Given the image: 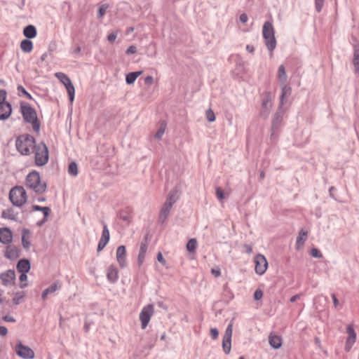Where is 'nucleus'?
<instances>
[{
	"mask_svg": "<svg viewBox=\"0 0 359 359\" xmlns=\"http://www.w3.org/2000/svg\"><path fill=\"white\" fill-rule=\"evenodd\" d=\"M48 161V151L43 143L39 144L35 147V163L39 166L44 165Z\"/></svg>",
	"mask_w": 359,
	"mask_h": 359,
	"instance_id": "423d86ee",
	"label": "nucleus"
},
{
	"mask_svg": "<svg viewBox=\"0 0 359 359\" xmlns=\"http://www.w3.org/2000/svg\"><path fill=\"white\" fill-rule=\"evenodd\" d=\"M147 250V245L145 243H142L140 246V251L137 257V262L140 266L143 264L144 261Z\"/></svg>",
	"mask_w": 359,
	"mask_h": 359,
	"instance_id": "4be33fe9",
	"label": "nucleus"
},
{
	"mask_svg": "<svg viewBox=\"0 0 359 359\" xmlns=\"http://www.w3.org/2000/svg\"><path fill=\"white\" fill-rule=\"evenodd\" d=\"M269 344L276 349H278L282 346V338L277 334H271L269 337Z\"/></svg>",
	"mask_w": 359,
	"mask_h": 359,
	"instance_id": "6ab92c4d",
	"label": "nucleus"
},
{
	"mask_svg": "<svg viewBox=\"0 0 359 359\" xmlns=\"http://www.w3.org/2000/svg\"><path fill=\"white\" fill-rule=\"evenodd\" d=\"M30 269L29 262L27 259H21L17 264V270L20 273H27Z\"/></svg>",
	"mask_w": 359,
	"mask_h": 359,
	"instance_id": "5701e85b",
	"label": "nucleus"
},
{
	"mask_svg": "<svg viewBox=\"0 0 359 359\" xmlns=\"http://www.w3.org/2000/svg\"><path fill=\"white\" fill-rule=\"evenodd\" d=\"M116 258L121 268H125L127 266L126 249L124 245H120L117 248Z\"/></svg>",
	"mask_w": 359,
	"mask_h": 359,
	"instance_id": "4468645a",
	"label": "nucleus"
},
{
	"mask_svg": "<svg viewBox=\"0 0 359 359\" xmlns=\"http://www.w3.org/2000/svg\"><path fill=\"white\" fill-rule=\"evenodd\" d=\"M1 217L4 219H10V220H16V214L14 212V210L11 208L4 210L1 213Z\"/></svg>",
	"mask_w": 359,
	"mask_h": 359,
	"instance_id": "c85d7f7f",
	"label": "nucleus"
},
{
	"mask_svg": "<svg viewBox=\"0 0 359 359\" xmlns=\"http://www.w3.org/2000/svg\"><path fill=\"white\" fill-rule=\"evenodd\" d=\"M154 313V307L152 304L146 305L142 308L139 316L142 330L147 327Z\"/></svg>",
	"mask_w": 359,
	"mask_h": 359,
	"instance_id": "1a4fd4ad",
	"label": "nucleus"
},
{
	"mask_svg": "<svg viewBox=\"0 0 359 359\" xmlns=\"http://www.w3.org/2000/svg\"><path fill=\"white\" fill-rule=\"evenodd\" d=\"M262 35L263 36H275V29L271 22H264L262 28Z\"/></svg>",
	"mask_w": 359,
	"mask_h": 359,
	"instance_id": "aec40b11",
	"label": "nucleus"
},
{
	"mask_svg": "<svg viewBox=\"0 0 359 359\" xmlns=\"http://www.w3.org/2000/svg\"><path fill=\"white\" fill-rule=\"evenodd\" d=\"M107 9V6H105V5H102L100 7L99 11H98L99 18H102L105 14Z\"/></svg>",
	"mask_w": 359,
	"mask_h": 359,
	"instance_id": "a18cd8bd",
	"label": "nucleus"
},
{
	"mask_svg": "<svg viewBox=\"0 0 359 359\" xmlns=\"http://www.w3.org/2000/svg\"><path fill=\"white\" fill-rule=\"evenodd\" d=\"M281 102L283 103L285 97L289 95L291 93V88L287 85V83H281Z\"/></svg>",
	"mask_w": 359,
	"mask_h": 359,
	"instance_id": "72a5a7b5",
	"label": "nucleus"
},
{
	"mask_svg": "<svg viewBox=\"0 0 359 359\" xmlns=\"http://www.w3.org/2000/svg\"><path fill=\"white\" fill-rule=\"evenodd\" d=\"M248 20V15L245 14V13H243L240 15V21L242 22V23H245L247 22Z\"/></svg>",
	"mask_w": 359,
	"mask_h": 359,
	"instance_id": "13d9d810",
	"label": "nucleus"
},
{
	"mask_svg": "<svg viewBox=\"0 0 359 359\" xmlns=\"http://www.w3.org/2000/svg\"><path fill=\"white\" fill-rule=\"evenodd\" d=\"M205 116H206V118L210 122H213L215 121V116L212 109H208L205 112Z\"/></svg>",
	"mask_w": 359,
	"mask_h": 359,
	"instance_id": "ea45409f",
	"label": "nucleus"
},
{
	"mask_svg": "<svg viewBox=\"0 0 359 359\" xmlns=\"http://www.w3.org/2000/svg\"><path fill=\"white\" fill-rule=\"evenodd\" d=\"M18 90H21L24 94H25L28 97H30V95L25 90V89L23 87L19 86Z\"/></svg>",
	"mask_w": 359,
	"mask_h": 359,
	"instance_id": "0e129e2a",
	"label": "nucleus"
},
{
	"mask_svg": "<svg viewBox=\"0 0 359 359\" xmlns=\"http://www.w3.org/2000/svg\"><path fill=\"white\" fill-rule=\"evenodd\" d=\"M61 282L57 280L46 289L47 292H48L50 294L53 293L56 290H59L61 287Z\"/></svg>",
	"mask_w": 359,
	"mask_h": 359,
	"instance_id": "c9c22d12",
	"label": "nucleus"
},
{
	"mask_svg": "<svg viewBox=\"0 0 359 359\" xmlns=\"http://www.w3.org/2000/svg\"><path fill=\"white\" fill-rule=\"evenodd\" d=\"M325 0H315V8L318 13L322 11Z\"/></svg>",
	"mask_w": 359,
	"mask_h": 359,
	"instance_id": "a19ab883",
	"label": "nucleus"
},
{
	"mask_svg": "<svg viewBox=\"0 0 359 359\" xmlns=\"http://www.w3.org/2000/svg\"><path fill=\"white\" fill-rule=\"evenodd\" d=\"M3 320L6 322H11V323H14L15 322V319L12 317V316H5L3 317Z\"/></svg>",
	"mask_w": 359,
	"mask_h": 359,
	"instance_id": "4d7b16f0",
	"label": "nucleus"
},
{
	"mask_svg": "<svg viewBox=\"0 0 359 359\" xmlns=\"http://www.w3.org/2000/svg\"><path fill=\"white\" fill-rule=\"evenodd\" d=\"M25 297V292L23 291L15 292L14 294V297L13 299V304L15 305L20 304L22 302Z\"/></svg>",
	"mask_w": 359,
	"mask_h": 359,
	"instance_id": "2f4dec72",
	"label": "nucleus"
},
{
	"mask_svg": "<svg viewBox=\"0 0 359 359\" xmlns=\"http://www.w3.org/2000/svg\"><path fill=\"white\" fill-rule=\"evenodd\" d=\"M353 63L355 67H359V53L358 52L354 53Z\"/></svg>",
	"mask_w": 359,
	"mask_h": 359,
	"instance_id": "09e8293b",
	"label": "nucleus"
},
{
	"mask_svg": "<svg viewBox=\"0 0 359 359\" xmlns=\"http://www.w3.org/2000/svg\"><path fill=\"white\" fill-rule=\"evenodd\" d=\"M210 336L213 339H217L219 336V332L216 328L210 329Z\"/></svg>",
	"mask_w": 359,
	"mask_h": 359,
	"instance_id": "49530a36",
	"label": "nucleus"
},
{
	"mask_svg": "<svg viewBox=\"0 0 359 359\" xmlns=\"http://www.w3.org/2000/svg\"><path fill=\"white\" fill-rule=\"evenodd\" d=\"M22 243L24 248H29L30 243V231L28 229H24L22 234Z\"/></svg>",
	"mask_w": 359,
	"mask_h": 359,
	"instance_id": "393cba45",
	"label": "nucleus"
},
{
	"mask_svg": "<svg viewBox=\"0 0 359 359\" xmlns=\"http://www.w3.org/2000/svg\"><path fill=\"white\" fill-rule=\"evenodd\" d=\"M311 255L313 257L320 258L322 257L321 252L316 248H313L311 250Z\"/></svg>",
	"mask_w": 359,
	"mask_h": 359,
	"instance_id": "37998d69",
	"label": "nucleus"
},
{
	"mask_svg": "<svg viewBox=\"0 0 359 359\" xmlns=\"http://www.w3.org/2000/svg\"><path fill=\"white\" fill-rule=\"evenodd\" d=\"M6 100V92L4 90H0V120L7 119L12 112L11 105Z\"/></svg>",
	"mask_w": 359,
	"mask_h": 359,
	"instance_id": "6e6552de",
	"label": "nucleus"
},
{
	"mask_svg": "<svg viewBox=\"0 0 359 359\" xmlns=\"http://www.w3.org/2000/svg\"><path fill=\"white\" fill-rule=\"evenodd\" d=\"M244 248H245V252L248 254H251L252 252V245H244Z\"/></svg>",
	"mask_w": 359,
	"mask_h": 359,
	"instance_id": "bf43d9fd",
	"label": "nucleus"
},
{
	"mask_svg": "<svg viewBox=\"0 0 359 359\" xmlns=\"http://www.w3.org/2000/svg\"><path fill=\"white\" fill-rule=\"evenodd\" d=\"M16 354L23 359H33L34 358V351L27 346L23 345L20 341L15 346Z\"/></svg>",
	"mask_w": 359,
	"mask_h": 359,
	"instance_id": "9b49d317",
	"label": "nucleus"
},
{
	"mask_svg": "<svg viewBox=\"0 0 359 359\" xmlns=\"http://www.w3.org/2000/svg\"><path fill=\"white\" fill-rule=\"evenodd\" d=\"M211 273L215 277H219L221 275V272L219 269H212Z\"/></svg>",
	"mask_w": 359,
	"mask_h": 359,
	"instance_id": "6e6d98bb",
	"label": "nucleus"
},
{
	"mask_svg": "<svg viewBox=\"0 0 359 359\" xmlns=\"http://www.w3.org/2000/svg\"><path fill=\"white\" fill-rule=\"evenodd\" d=\"M332 298L333 304H334V306L337 307L339 305V300L336 297V295L334 294H332Z\"/></svg>",
	"mask_w": 359,
	"mask_h": 359,
	"instance_id": "052dcab7",
	"label": "nucleus"
},
{
	"mask_svg": "<svg viewBox=\"0 0 359 359\" xmlns=\"http://www.w3.org/2000/svg\"><path fill=\"white\" fill-rule=\"evenodd\" d=\"M25 186L36 194H42L46 190V183L41 180L36 171L29 172L25 179Z\"/></svg>",
	"mask_w": 359,
	"mask_h": 359,
	"instance_id": "f257e3e1",
	"label": "nucleus"
},
{
	"mask_svg": "<svg viewBox=\"0 0 359 359\" xmlns=\"http://www.w3.org/2000/svg\"><path fill=\"white\" fill-rule=\"evenodd\" d=\"M13 240V233L7 227L0 229V242L4 244H8Z\"/></svg>",
	"mask_w": 359,
	"mask_h": 359,
	"instance_id": "dca6fc26",
	"label": "nucleus"
},
{
	"mask_svg": "<svg viewBox=\"0 0 359 359\" xmlns=\"http://www.w3.org/2000/svg\"><path fill=\"white\" fill-rule=\"evenodd\" d=\"M137 51V48L135 46H129L127 50H126V53L127 54H134Z\"/></svg>",
	"mask_w": 359,
	"mask_h": 359,
	"instance_id": "3c124183",
	"label": "nucleus"
},
{
	"mask_svg": "<svg viewBox=\"0 0 359 359\" xmlns=\"http://www.w3.org/2000/svg\"><path fill=\"white\" fill-rule=\"evenodd\" d=\"M32 211H37V210H40L43 212V215H44V220H46L48 216L49 215L50 212V208L48 207H41L39 205H34L32 206Z\"/></svg>",
	"mask_w": 359,
	"mask_h": 359,
	"instance_id": "7c9ffc66",
	"label": "nucleus"
},
{
	"mask_svg": "<svg viewBox=\"0 0 359 359\" xmlns=\"http://www.w3.org/2000/svg\"><path fill=\"white\" fill-rule=\"evenodd\" d=\"M222 349L226 354H229L231 349V339L223 338Z\"/></svg>",
	"mask_w": 359,
	"mask_h": 359,
	"instance_id": "473e14b6",
	"label": "nucleus"
},
{
	"mask_svg": "<svg viewBox=\"0 0 359 359\" xmlns=\"http://www.w3.org/2000/svg\"><path fill=\"white\" fill-rule=\"evenodd\" d=\"M164 132H165V128H161L158 131L157 133H156L155 135V137L156 139H161L163 136V135L164 134Z\"/></svg>",
	"mask_w": 359,
	"mask_h": 359,
	"instance_id": "de8ad7c7",
	"label": "nucleus"
},
{
	"mask_svg": "<svg viewBox=\"0 0 359 359\" xmlns=\"http://www.w3.org/2000/svg\"><path fill=\"white\" fill-rule=\"evenodd\" d=\"M254 262L255 273L259 276L263 275L268 269V262L265 256L262 254L257 255L254 258Z\"/></svg>",
	"mask_w": 359,
	"mask_h": 359,
	"instance_id": "9d476101",
	"label": "nucleus"
},
{
	"mask_svg": "<svg viewBox=\"0 0 359 359\" xmlns=\"http://www.w3.org/2000/svg\"><path fill=\"white\" fill-rule=\"evenodd\" d=\"M107 278L109 282L113 283H116L118 280V270L115 265L111 264L107 268Z\"/></svg>",
	"mask_w": 359,
	"mask_h": 359,
	"instance_id": "f3484780",
	"label": "nucleus"
},
{
	"mask_svg": "<svg viewBox=\"0 0 359 359\" xmlns=\"http://www.w3.org/2000/svg\"><path fill=\"white\" fill-rule=\"evenodd\" d=\"M81 47L80 46H77L75 50H74V53L75 54H79L80 52H81Z\"/></svg>",
	"mask_w": 359,
	"mask_h": 359,
	"instance_id": "338daca9",
	"label": "nucleus"
},
{
	"mask_svg": "<svg viewBox=\"0 0 359 359\" xmlns=\"http://www.w3.org/2000/svg\"><path fill=\"white\" fill-rule=\"evenodd\" d=\"M299 298H300V295H299V294H296V295L292 296V297L290 298V301L291 302H294L295 301H297V299H299Z\"/></svg>",
	"mask_w": 359,
	"mask_h": 359,
	"instance_id": "680f3d73",
	"label": "nucleus"
},
{
	"mask_svg": "<svg viewBox=\"0 0 359 359\" xmlns=\"http://www.w3.org/2000/svg\"><path fill=\"white\" fill-rule=\"evenodd\" d=\"M20 276L19 277V280L21 282L20 287L24 288L27 287V284L26 283V281L27 280V273H20Z\"/></svg>",
	"mask_w": 359,
	"mask_h": 359,
	"instance_id": "58836bf2",
	"label": "nucleus"
},
{
	"mask_svg": "<svg viewBox=\"0 0 359 359\" xmlns=\"http://www.w3.org/2000/svg\"><path fill=\"white\" fill-rule=\"evenodd\" d=\"M55 76L65 86L70 102L72 103L74 100L75 88L70 79L62 72H57Z\"/></svg>",
	"mask_w": 359,
	"mask_h": 359,
	"instance_id": "0eeeda50",
	"label": "nucleus"
},
{
	"mask_svg": "<svg viewBox=\"0 0 359 359\" xmlns=\"http://www.w3.org/2000/svg\"><path fill=\"white\" fill-rule=\"evenodd\" d=\"M0 279L4 286L12 285L15 281V273L13 270H7L0 274Z\"/></svg>",
	"mask_w": 359,
	"mask_h": 359,
	"instance_id": "ddd939ff",
	"label": "nucleus"
},
{
	"mask_svg": "<svg viewBox=\"0 0 359 359\" xmlns=\"http://www.w3.org/2000/svg\"><path fill=\"white\" fill-rule=\"evenodd\" d=\"M142 74V71L130 72L126 75V81L128 84H133L137 78Z\"/></svg>",
	"mask_w": 359,
	"mask_h": 359,
	"instance_id": "c756f323",
	"label": "nucleus"
},
{
	"mask_svg": "<svg viewBox=\"0 0 359 359\" xmlns=\"http://www.w3.org/2000/svg\"><path fill=\"white\" fill-rule=\"evenodd\" d=\"M21 112L24 119L27 122L32 123L33 129L38 131L39 130V123L35 110L29 104H25L21 106Z\"/></svg>",
	"mask_w": 359,
	"mask_h": 359,
	"instance_id": "39448f33",
	"label": "nucleus"
},
{
	"mask_svg": "<svg viewBox=\"0 0 359 359\" xmlns=\"http://www.w3.org/2000/svg\"><path fill=\"white\" fill-rule=\"evenodd\" d=\"M9 199L13 205L21 207L27 199L26 191L22 187H15L10 191Z\"/></svg>",
	"mask_w": 359,
	"mask_h": 359,
	"instance_id": "20e7f679",
	"label": "nucleus"
},
{
	"mask_svg": "<svg viewBox=\"0 0 359 359\" xmlns=\"http://www.w3.org/2000/svg\"><path fill=\"white\" fill-rule=\"evenodd\" d=\"M232 333H233V324L230 323L226 329V331H225L223 338L231 339Z\"/></svg>",
	"mask_w": 359,
	"mask_h": 359,
	"instance_id": "4c0bfd02",
	"label": "nucleus"
},
{
	"mask_svg": "<svg viewBox=\"0 0 359 359\" xmlns=\"http://www.w3.org/2000/svg\"><path fill=\"white\" fill-rule=\"evenodd\" d=\"M110 235L109 229L107 226V225H104L103 231L102 233V236L99 241L98 245H97V251L100 252L104 249V248L106 246V245L108 243L109 241Z\"/></svg>",
	"mask_w": 359,
	"mask_h": 359,
	"instance_id": "2eb2a0df",
	"label": "nucleus"
},
{
	"mask_svg": "<svg viewBox=\"0 0 359 359\" xmlns=\"http://www.w3.org/2000/svg\"><path fill=\"white\" fill-rule=\"evenodd\" d=\"M197 248V241L195 238H191L187 244V250L189 252H194Z\"/></svg>",
	"mask_w": 359,
	"mask_h": 359,
	"instance_id": "f704fd0d",
	"label": "nucleus"
},
{
	"mask_svg": "<svg viewBox=\"0 0 359 359\" xmlns=\"http://www.w3.org/2000/svg\"><path fill=\"white\" fill-rule=\"evenodd\" d=\"M277 76L280 84L287 83V74L284 65L279 66Z\"/></svg>",
	"mask_w": 359,
	"mask_h": 359,
	"instance_id": "a878e982",
	"label": "nucleus"
},
{
	"mask_svg": "<svg viewBox=\"0 0 359 359\" xmlns=\"http://www.w3.org/2000/svg\"><path fill=\"white\" fill-rule=\"evenodd\" d=\"M20 256L19 250L14 245H8L5 252V257L10 259H15Z\"/></svg>",
	"mask_w": 359,
	"mask_h": 359,
	"instance_id": "a211bd4d",
	"label": "nucleus"
},
{
	"mask_svg": "<svg viewBox=\"0 0 359 359\" xmlns=\"http://www.w3.org/2000/svg\"><path fill=\"white\" fill-rule=\"evenodd\" d=\"M50 293L48 292H47V290L46 289L43 293H42V298L43 299H46V297L48 294H49Z\"/></svg>",
	"mask_w": 359,
	"mask_h": 359,
	"instance_id": "69168bd1",
	"label": "nucleus"
},
{
	"mask_svg": "<svg viewBox=\"0 0 359 359\" xmlns=\"http://www.w3.org/2000/svg\"><path fill=\"white\" fill-rule=\"evenodd\" d=\"M265 40V45L268 50L271 52L276 47V39L275 36H263Z\"/></svg>",
	"mask_w": 359,
	"mask_h": 359,
	"instance_id": "b1692460",
	"label": "nucleus"
},
{
	"mask_svg": "<svg viewBox=\"0 0 359 359\" xmlns=\"http://www.w3.org/2000/svg\"><path fill=\"white\" fill-rule=\"evenodd\" d=\"M20 48L25 53H30L33 49V43L28 39H24L20 43Z\"/></svg>",
	"mask_w": 359,
	"mask_h": 359,
	"instance_id": "cd10ccee",
	"label": "nucleus"
},
{
	"mask_svg": "<svg viewBox=\"0 0 359 359\" xmlns=\"http://www.w3.org/2000/svg\"><path fill=\"white\" fill-rule=\"evenodd\" d=\"M346 332L348 334V337L346 341L345 344V351L346 352H349L352 348L353 344L356 341V332L354 330L353 325L350 324L346 327Z\"/></svg>",
	"mask_w": 359,
	"mask_h": 359,
	"instance_id": "f8f14e48",
	"label": "nucleus"
},
{
	"mask_svg": "<svg viewBox=\"0 0 359 359\" xmlns=\"http://www.w3.org/2000/svg\"><path fill=\"white\" fill-rule=\"evenodd\" d=\"M157 259L163 265H165L166 262H165V259L163 258L162 253L160 252L157 254Z\"/></svg>",
	"mask_w": 359,
	"mask_h": 359,
	"instance_id": "8fccbe9b",
	"label": "nucleus"
},
{
	"mask_svg": "<svg viewBox=\"0 0 359 359\" xmlns=\"http://www.w3.org/2000/svg\"><path fill=\"white\" fill-rule=\"evenodd\" d=\"M246 50L250 53H253L255 50V48L251 45H247Z\"/></svg>",
	"mask_w": 359,
	"mask_h": 359,
	"instance_id": "e2e57ef3",
	"label": "nucleus"
},
{
	"mask_svg": "<svg viewBox=\"0 0 359 359\" xmlns=\"http://www.w3.org/2000/svg\"><path fill=\"white\" fill-rule=\"evenodd\" d=\"M216 196H217V198L219 200H220V201H222L224 198H225L224 192H223L222 189L220 187H217L216 189Z\"/></svg>",
	"mask_w": 359,
	"mask_h": 359,
	"instance_id": "79ce46f5",
	"label": "nucleus"
},
{
	"mask_svg": "<svg viewBox=\"0 0 359 359\" xmlns=\"http://www.w3.org/2000/svg\"><path fill=\"white\" fill-rule=\"evenodd\" d=\"M153 83H154V79H153L152 76H148L144 78V83L146 85H149L150 86V85L153 84Z\"/></svg>",
	"mask_w": 359,
	"mask_h": 359,
	"instance_id": "603ef678",
	"label": "nucleus"
},
{
	"mask_svg": "<svg viewBox=\"0 0 359 359\" xmlns=\"http://www.w3.org/2000/svg\"><path fill=\"white\" fill-rule=\"evenodd\" d=\"M8 333V329L4 326H0V335L4 337Z\"/></svg>",
	"mask_w": 359,
	"mask_h": 359,
	"instance_id": "5fc2aeb1",
	"label": "nucleus"
},
{
	"mask_svg": "<svg viewBox=\"0 0 359 359\" xmlns=\"http://www.w3.org/2000/svg\"><path fill=\"white\" fill-rule=\"evenodd\" d=\"M68 172L71 175L76 176L78 174V166L75 162H72L68 168Z\"/></svg>",
	"mask_w": 359,
	"mask_h": 359,
	"instance_id": "e433bc0d",
	"label": "nucleus"
},
{
	"mask_svg": "<svg viewBox=\"0 0 359 359\" xmlns=\"http://www.w3.org/2000/svg\"><path fill=\"white\" fill-rule=\"evenodd\" d=\"M179 198V192L177 189H173L170 191L168 195L167 199L163 204L159 215V220L161 222H164L173 205Z\"/></svg>",
	"mask_w": 359,
	"mask_h": 359,
	"instance_id": "7ed1b4c3",
	"label": "nucleus"
},
{
	"mask_svg": "<svg viewBox=\"0 0 359 359\" xmlns=\"http://www.w3.org/2000/svg\"><path fill=\"white\" fill-rule=\"evenodd\" d=\"M307 236H308L307 231H306L304 229H302L299 231V236H297V241H296V248L297 250L300 249L303 246L305 241L307 238Z\"/></svg>",
	"mask_w": 359,
	"mask_h": 359,
	"instance_id": "412c9836",
	"label": "nucleus"
},
{
	"mask_svg": "<svg viewBox=\"0 0 359 359\" xmlns=\"http://www.w3.org/2000/svg\"><path fill=\"white\" fill-rule=\"evenodd\" d=\"M262 297H263V292L259 289L256 290V291L254 293V299L255 300H259L262 298Z\"/></svg>",
	"mask_w": 359,
	"mask_h": 359,
	"instance_id": "c03bdc74",
	"label": "nucleus"
},
{
	"mask_svg": "<svg viewBox=\"0 0 359 359\" xmlns=\"http://www.w3.org/2000/svg\"><path fill=\"white\" fill-rule=\"evenodd\" d=\"M23 34L27 38H34L36 35V28L33 25H28L24 29Z\"/></svg>",
	"mask_w": 359,
	"mask_h": 359,
	"instance_id": "bb28decb",
	"label": "nucleus"
},
{
	"mask_svg": "<svg viewBox=\"0 0 359 359\" xmlns=\"http://www.w3.org/2000/svg\"><path fill=\"white\" fill-rule=\"evenodd\" d=\"M268 103H269V100L264 101L263 105L264 106H267Z\"/></svg>",
	"mask_w": 359,
	"mask_h": 359,
	"instance_id": "774afa93",
	"label": "nucleus"
},
{
	"mask_svg": "<svg viewBox=\"0 0 359 359\" xmlns=\"http://www.w3.org/2000/svg\"><path fill=\"white\" fill-rule=\"evenodd\" d=\"M18 151L22 155H29L36 147L34 138L29 135L19 136L15 142Z\"/></svg>",
	"mask_w": 359,
	"mask_h": 359,
	"instance_id": "f03ea898",
	"label": "nucleus"
},
{
	"mask_svg": "<svg viewBox=\"0 0 359 359\" xmlns=\"http://www.w3.org/2000/svg\"><path fill=\"white\" fill-rule=\"evenodd\" d=\"M117 34L116 33H111L108 35L107 39L109 41L114 42L116 39Z\"/></svg>",
	"mask_w": 359,
	"mask_h": 359,
	"instance_id": "864d4df0",
	"label": "nucleus"
}]
</instances>
